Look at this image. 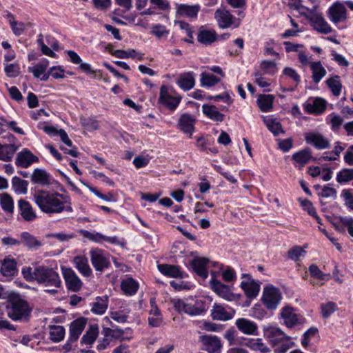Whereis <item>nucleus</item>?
Listing matches in <instances>:
<instances>
[{"label": "nucleus", "instance_id": "nucleus-1", "mask_svg": "<svg viewBox=\"0 0 353 353\" xmlns=\"http://www.w3.org/2000/svg\"><path fill=\"white\" fill-rule=\"evenodd\" d=\"M21 274L27 281H36L46 289L45 292L51 294L57 293V289L61 286V280L59 274L53 268L46 265L23 267Z\"/></svg>", "mask_w": 353, "mask_h": 353}, {"label": "nucleus", "instance_id": "nucleus-2", "mask_svg": "<svg viewBox=\"0 0 353 353\" xmlns=\"http://www.w3.org/2000/svg\"><path fill=\"white\" fill-rule=\"evenodd\" d=\"M33 199L40 210L48 214H59L63 212H72V207L70 197L59 192L37 190Z\"/></svg>", "mask_w": 353, "mask_h": 353}, {"label": "nucleus", "instance_id": "nucleus-3", "mask_svg": "<svg viewBox=\"0 0 353 353\" xmlns=\"http://www.w3.org/2000/svg\"><path fill=\"white\" fill-rule=\"evenodd\" d=\"M265 336L272 346L280 345L276 351L285 353L289 350L290 338L279 327H270L265 330Z\"/></svg>", "mask_w": 353, "mask_h": 353}, {"label": "nucleus", "instance_id": "nucleus-4", "mask_svg": "<svg viewBox=\"0 0 353 353\" xmlns=\"http://www.w3.org/2000/svg\"><path fill=\"white\" fill-rule=\"evenodd\" d=\"M7 314L12 321H28L31 314L28 303L22 299L13 301L6 307Z\"/></svg>", "mask_w": 353, "mask_h": 353}, {"label": "nucleus", "instance_id": "nucleus-5", "mask_svg": "<svg viewBox=\"0 0 353 353\" xmlns=\"http://www.w3.org/2000/svg\"><path fill=\"white\" fill-rule=\"evenodd\" d=\"M281 299V293L277 288L273 285H269L264 288L262 301L268 310H275Z\"/></svg>", "mask_w": 353, "mask_h": 353}, {"label": "nucleus", "instance_id": "nucleus-6", "mask_svg": "<svg viewBox=\"0 0 353 353\" xmlns=\"http://www.w3.org/2000/svg\"><path fill=\"white\" fill-rule=\"evenodd\" d=\"M90 261L96 271L103 272L110 265V255L101 249H92L90 251Z\"/></svg>", "mask_w": 353, "mask_h": 353}, {"label": "nucleus", "instance_id": "nucleus-7", "mask_svg": "<svg viewBox=\"0 0 353 353\" xmlns=\"http://www.w3.org/2000/svg\"><path fill=\"white\" fill-rule=\"evenodd\" d=\"M310 22L311 26L318 32L328 34L332 31V27L327 23L321 14L310 11L306 17Z\"/></svg>", "mask_w": 353, "mask_h": 353}, {"label": "nucleus", "instance_id": "nucleus-8", "mask_svg": "<svg viewBox=\"0 0 353 353\" xmlns=\"http://www.w3.org/2000/svg\"><path fill=\"white\" fill-rule=\"evenodd\" d=\"M61 270L68 290L74 292L79 291L83 283L74 270L65 267H62Z\"/></svg>", "mask_w": 353, "mask_h": 353}, {"label": "nucleus", "instance_id": "nucleus-9", "mask_svg": "<svg viewBox=\"0 0 353 353\" xmlns=\"http://www.w3.org/2000/svg\"><path fill=\"white\" fill-rule=\"evenodd\" d=\"M212 278L210 280L212 289L220 296L227 301H233L236 299L235 294L231 292L230 288L215 279V272H212Z\"/></svg>", "mask_w": 353, "mask_h": 353}, {"label": "nucleus", "instance_id": "nucleus-10", "mask_svg": "<svg viewBox=\"0 0 353 353\" xmlns=\"http://www.w3.org/2000/svg\"><path fill=\"white\" fill-rule=\"evenodd\" d=\"M214 18L216 19L218 25L221 28H228L232 25L234 24V28L239 27L240 24L239 20H236L230 12L225 9H218L214 13Z\"/></svg>", "mask_w": 353, "mask_h": 353}, {"label": "nucleus", "instance_id": "nucleus-11", "mask_svg": "<svg viewBox=\"0 0 353 353\" xmlns=\"http://www.w3.org/2000/svg\"><path fill=\"white\" fill-rule=\"evenodd\" d=\"M181 97L172 96L166 85H163L160 88L159 101L170 110H174L179 104Z\"/></svg>", "mask_w": 353, "mask_h": 353}, {"label": "nucleus", "instance_id": "nucleus-12", "mask_svg": "<svg viewBox=\"0 0 353 353\" xmlns=\"http://www.w3.org/2000/svg\"><path fill=\"white\" fill-rule=\"evenodd\" d=\"M305 141L319 150L329 148L330 141L319 133L310 132L305 134Z\"/></svg>", "mask_w": 353, "mask_h": 353}, {"label": "nucleus", "instance_id": "nucleus-13", "mask_svg": "<svg viewBox=\"0 0 353 353\" xmlns=\"http://www.w3.org/2000/svg\"><path fill=\"white\" fill-rule=\"evenodd\" d=\"M248 278V281H242L241 287L244 290L245 295L249 298L256 297L260 291V285L248 274H243L242 279Z\"/></svg>", "mask_w": 353, "mask_h": 353}, {"label": "nucleus", "instance_id": "nucleus-14", "mask_svg": "<svg viewBox=\"0 0 353 353\" xmlns=\"http://www.w3.org/2000/svg\"><path fill=\"white\" fill-rule=\"evenodd\" d=\"M87 319L80 317L73 321L70 325V342H75L79 338L87 324Z\"/></svg>", "mask_w": 353, "mask_h": 353}, {"label": "nucleus", "instance_id": "nucleus-15", "mask_svg": "<svg viewBox=\"0 0 353 353\" xmlns=\"http://www.w3.org/2000/svg\"><path fill=\"white\" fill-rule=\"evenodd\" d=\"M203 343V350L209 353H217L221 347L220 339L215 336L203 335L199 337Z\"/></svg>", "mask_w": 353, "mask_h": 353}, {"label": "nucleus", "instance_id": "nucleus-16", "mask_svg": "<svg viewBox=\"0 0 353 353\" xmlns=\"http://www.w3.org/2000/svg\"><path fill=\"white\" fill-rule=\"evenodd\" d=\"M330 19L334 23L343 21L346 19V9L341 3H334L329 9Z\"/></svg>", "mask_w": 353, "mask_h": 353}, {"label": "nucleus", "instance_id": "nucleus-17", "mask_svg": "<svg viewBox=\"0 0 353 353\" xmlns=\"http://www.w3.org/2000/svg\"><path fill=\"white\" fill-rule=\"evenodd\" d=\"M39 159L34 156L30 151L27 149L23 150L17 155L15 163L17 166L22 168H28L32 163L37 162Z\"/></svg>", "mask_w": 353, "mask_h": 353}, {"label": "nucleus", "instance_id": "nucleus-18", "mask_svg": "<svg viewBox=\"0 0 353 353\" xmlns=\"http://www.w3.org/2000/svg\"><path fill=\"white\" fill-rule=\"evenodd\" d=\"M312 158V152L308 148L296 152L292 157L295 168L299 170L307 164Z\"/></svg>", "mask_w": 353, "mask_h": 353}, {"label": "nucleus", "instance_id": "nucleus-19", "mask_svg": "<svg viewBox=\"0 0 353 353\" xmlns=\"http://www.w3.org/2000/svg\"><path fill=\"white\" fill-rule=\"evenodd\" d=\"M18 207L20 214L24 221H32L37 218L36 212L28 201L20 199L18 201Z\"/></svg>", "mask_w": 353, "mask_h": 353}, {"label": "nucleus", "instance_id": "nucleus-20", "mask_svg": "<svg viewBox=\"0 0 353 353\" xmlns=\"http://www.w3.org/2000/svg\"><path fill=\"white\" fill-rule=\"evenodd\" d=\"M81 233L83 237L96 243H101L103 241L112 244H117L119 243V239L117 236H107L99 232H91L88 230H82Z\"/></svg>", "mask_w": 353, "mask_h": 353}, {"label": "nucleus", "instance_id": "nucleus-21", "mask_svg": "<svg viewBox=\"0 0 353 353\" xmlns=\"http://www.w3.org/2000/svg\"><path fill=\"white\" fill-rule=\"evenodd\" d=\"M281 316L284 321V323L288 327H292L296 324L302 323V317H299L296 314L292 308L286 307H284L281 311Z\"/></svg>", "mask_w": 353, "mask_h": 353}, {"label": "nucleus", "instance_id": "nucleus-22", "mask_svg": "<svg viewBox=\"0 0 353 353\" xmlns=\"http://www.w3.org/2000/svg\"><path fill=\"white\" fill-rule=\"evenodd\" d=\"M209 263V259L205 257H196L191 261V267L193 270L200 276L206 279L208 272L206 270V265Z\"/></svg>", "mask_w": 353, "mask_h": 353}, {"label": "nucleus", "instance_id": "nucleus-23", "mask_svg": "<svg viewBox=\"0 0 353 353\" xmlns=\"http://www.w3.org/2000/svg\"><path fill=\"white\" fill-rule=\"evenodd\" d=\"M31 181L34 184L41 186H48L50 183V176L44 170L41 168H36L31 175Z\"/></svg>", "mask_w": 353, "mask_h": 353}, {"label": "nucleus", "instance_id": "nucleus-24", "mask_svg": "<svg viewBox=\"0 0 353 353\" xmlns=\"http://www.w3.org/2000/svg\"><path fill=\"white\" fill-rule=\"evenodd\" d=\"M236 325L241 332L248 335L255 334L257 330V325L254 322L244 318L238 319Z\"/></svg>", "mask_w": 353, "mask_h": 353}, {"label": "nucleus", "instance_id": "nucleus-25", "mask_svg": "<svg viewBox=\"0 0 353 353\" xmlns=\"http://www.w3.org/2000/svg\"><path fill=\"white\" fill-rule=\"evenodd\" d=\"M0 270L4 276L12 277L14 276L17 272V261L14 259L6 257L1 263Z\"/></svg>", "mask_w": 353, "mask_h": 353}, {"label": "nucleus", "instance_id": "nucleus-26", "mask_svg": "<svg viewBox=\"0 0 353 353\" xmlns=\"http://www.w3.org/2000/svg\"><path fill=\"white\" fill-rule=\"evenodd\" d=\"M211 315L213 319L219 321H228L233 317L232 312H228L221 305L214 303L211 310Z\"/></svg>", "mask_w": 353, "mask_h": 353}, {"label": "nucleus", "instance_id": "nucleus-27", "mask_svg": "<svg viewBox=\"0 0 353 353\" xmlns=\"http://www.w3.org/2000/svg\"><path fill=\"white\" fill-rule=\"evenodd\" d=\"M217 39V34L214 30L201 28L199 31L197 40L203 45H210Z\"/></svg>", "mask_w": 353, "mask_h": 353}, {"label": "nucleus", "instance_id": "nucleus-28", "mask_svg": "<svg viewBox=\"0 0 353 353\" xmlns=\"http://www.w3.org/2000/svg\"><path fill=\"white\" fill-rule=\"evenodd\" d=\"M202 110L206 117L214 121L221 122L225 119V115L221 113L215 105L204 104L202 106Z\"/></svg>", "mask_w": 353, "mask_h": 353}, {"label": "nucleus", "instance_id": "nucleus-29", "mask_svg": "<svg viewBox=\"0 0 353 353\" xmlns=\"http://www.w3.org/2000/svg\"><path fill=\"white\" fill-rule=\"evenodd\" d=\"M199 10L200 6L199 5L190 6L187 4H180L176 8L178 14L190 18H196Z\"/></svg>", "mask_w": 353, "mask_h": 353}, {"label": "nucleus", "instance_id": "nucleus-30", "mask_svg": "<svg viewBox=\"0 0 353 353\" xmlns=\"http://www.w3.org/2000/svg\"><path fill=\"white\" fill-rule=\"evenodd\" d=\"M274 97L272 94H259L257 105L261 112H268L273 108Z\"/></svg>", "mask_w": 353, "mask_h": 353}, {"label": "nucleus", "instance_id": "nucleus-31", "mask_svg": "<svg viewBox=\"0 0 353 353\" xmlns=\"http://www.w3.org/2000/svg\"><path fill=\"white\" fill-rule=\"evenodd\" d=\"M18 148L19 146L14 144L0 143V160L10 161Z\"/></svg>", "mask_w": 353, "mask_h": 353}, {"label": "nucleus", "instance_id": "nucleus-32", "mask_svg": "<svg viewBox=\"0 0 353 353\" xmlns=\"http://www.w3.org/2000/svg\"><path fill=\"white\" fill-rule=\"evenodd\" d=\"M99 334V326L97 324L90 325L81 340V345H91L96 341Z\"/></svg>", "mask_w": 353, "mask_h": 353}, {"label": "nucleus", "instance_id": "nucleus-33", "mask_svg": "<svg viewBox=\"0 0 353 353\" xmlns=\"http://www.w3.org/2000/svg\"><path fill=\"white\" fill-rule=\"evenodd\" d=\"M194 77L192 73L187 72L180 75L176 83L184 91L191 90L194 85Z\"/></svg>", "mask_w": 353, "mask_h": 353}, {"label": "nucleus", "instance_id": "nucleus-34", "mask_svg": "<svg viewBox=\"0 0 353 353\" xmlns=\"http://www.w3.org/2000/svg\"><path fill=\"white\" fill-rule=\"evenodd\" d=\"M158 269L163 274L172 278H182V272L180 269L172 265L161 264L158 265Z\"/></svg>", "mask_w": 353, "mask_h": 353}, {"label": "nucleus", "instance_id": "nucleus-35", "mask_svg": "<svg viewBox=\"0 0 353 353\" xmlns=\"http://www.w3.org/2000/svg\"><path fill=\"white\" fill-rule=\"evenodd\" d=\"M21 238L24 245L30 250H37L43 245L41 241L28 232L21 233Z\"/></svg>", "mask_w": 353, "mask_h": 353}, {"label": "nucleus", "instance_id": "nucleus-36", "mask_svg": "<svg viewBox=\"0 0 353 353\" xmlns=\"http://www.w3.org/2000/svg\"><path fill=\"white\" fill-rule=\"evenodd\" d=\"M194 119L192 116L183 114L179 119V126L182 131L186 134H192L194 129Z\"/></svg>", "mask_w": 353, "mask_h": 353}, {"label": "nucleus", "instance_id": "nucleus-37", "mask_svg": "<svg viewBox=\"0 0 353 353\" xmlns=\"http://www.w3.org/2000/svg\"><path fill=\"white\" fill-rule=\"evenodd\" d=\"M121 288L125 294L131 296L137 292L139 284L132 277H128L121 281Z\"/></svg>", "mask_w": 353, "mask_h": 353}, {"label": "nucleus", "instance_id": "nucleus-38", "mask_svg": "<svg viewBox=\"0 0 353 353\" xmlns=\"http://www.w3.org/2000/svg\"><path fill=\"white\" fill-rule=\"evenodd\" d=\"M74 262L77 270L82 275L88 277L92 274V270L89 266L88 259L84 256H76Z\"/></svg>", "mask_w": 353, "mask_h": 353}, {"label": "nucleus", "instance_id": "nucleus-39", "mask_svg": "<svg viewBox=\"0 0 353 353\" xmlns=\"http://www.w3.org/2000/svg\"><path fill=\"white\" fill-rule=\"evenodd\" d=\"M310 68L312 72V80L316 83L326 75L327 72L320 61L311 63Z\"/></svg>", "mask_w": 353, "mask_h": 353}, {"label": "nucleus", "instance_id": "nucleus-40", "mask_svg": "<svg viewBox=\"0 0 353 353\" xmlns=\"http://www.w3.org/2000/svg\"><path fill=\"white\" fill-rule=\"evenodd\" d=\"M0 205L7 214H12L14 212V201L12 196L7 193L0 194Z\"/></svg>", "mask_w": 353, "mask_h": 353}, {"label": "nucleus", "instance_id": "nucleus-41", "mask_svg": "<svg viewBox=\"0 0 353 353\" xmlns=\"http://www.w3.org/2000/svg\"><path fill=\"white\" fill-rule=\"evenodd\" d=\"M108 308L107 297H97L92 303L91 311L96 314H103Z\"/></svg>", "mask_w": 353, "mask_h": 353}, {"label": "nucleus", "instance_id": "nucleus-42", "mask_svg": "<svg viewBox=\"0 0 353 353\" xmlns=\"http://www.w3.org/2000/svg\"><path fill=\"white\" fill-rule=\"evenodd\" d=\"M28 182L18 176H14L12 179V186L14 191L17 194H26Z\"/></svg>", "mask_w": 353, "mask_h": 353}, {"label": "nucleus", "instance_id": "nucleus-43", "mask_svg": "<svg viewBox=\"0 0 353 353\" xmlns=\"http://www.w3.org/2000/svg\"><path fill=\"white\" fill-rule=\"evenodd\" d=\"M65 335V329L61 325L50 326V339L54 342L61 341Z\"/></svg>", "mask_w": 353, "mask_h": 353}, {"label": "nucleus", "instance_id": "nucleus-44", "mask_svg": "<svg viewBox=\"0 0 353 353\" xmlns=\"http://www.w3.org/2000/svg\"><path fill=\"white\" fill-rule=\"evenodd\" d=\"M327 85L332 90V94L334 96H339L341 92L342 84L339 80L338 75L334 77L330 78L326 81Z\"/></svg>", "mask_w": 353, "mask_h": 353}, {"label": "nucleus", "instance_id": "nucleus-45", "mask_svg": "<svg viewBox=\"0 0 353 353\" xmlns=\"http://www.w3.org/2000/svg\"><path fill=\"white\" fill-rule=\"evenodd\" d=\"M325 108V101L321 98H316L312 105H308L307 110L310 113L318 114L322 113Z\"/></svg>", "mask_w": 353, "mask_h": 353}, {"label": "nucleus", "instance_id": "nucleus-46", "mask_svg": "<svg viewBox=\"0 0 353 353\" xmlns=\"http://www.w3.org/2000/svg\"><path fill=\"white\" fill-rule=\"evenodd\" d=\"M247 345L254 351H260L261 353H269L270 349L266 346L261 339H251L248 342Z\"/></svg>", "mask_w": 353, "mask_h": 353}, {"label": "nucleus", "instance_id": "nucleus-47", "mask_svg": "<svg viewBox=\"0 0 353 353\" xmlns=\"http://www.w3.org/2000/svg\"><path fill=\"white\" fill-rule=\"evenodd\" d=\"M336 181L339 183H344L353 181V169H342L337 173Z\"/></svg>", "mask_w": 353, "mask_h": 353}, {"label": "nucleus", "instance_id": "nucleus-48", "mask_svg": "<svg viewBox=\"0 0 353 353\" xmlns=\"http://www.w3.org/2000/svg\"><path fill=\"white\" fill-rule=\"evenodd\" d=\"M267 128L271 131L274 136H278L281 133H284L281 123L276 119H268L264 120Z\"/></svg>", "mask_w": 353, "mask_h": 353}, {"label": "nucleus", "instance_id": "nucleus-49", "mask_svg": "<svg viewBox=\"0 0 353 353\" xmlns=\"http://www.w3.org/2000/svg\"><path fill=\"white\" fill-rule=\"evenodd\" d=\"M265 74L274 75L277 72L276 63L274 61L264 60L260 65Z\"/></svg>", "mask_w": 353, "mask_h": 353}, {"label": "nucleus", "instance_id": "nucleus-50", "mask_svg": "<svg viewBox=\"0 0 353 353\" xmlns=\"http://www.w3.org/2000/svg\"><path fill=\"white\" fill-rule=\"evenodd\" d=\"M220 79L212 74L203 72L201 75V83L203 86H213L216 85Z\"/></svg>", "mask_w": 353, "mask_h": 353}, {"label": "nucleus", "instance_id": "nucleus-51", "mask_svg": "<svg viewBox=\"0 0 353 353\" xmlns=\"http://www.w3.org/2000/svg\"><path fill=\"white\" fill-rule=\"evenodd\" d=\"M305 248H307L306 245L303 248H301L299 245L294 246L292 248L289 250L288 252V258L294 261H299L300 256H304L306 252L304 250Z\"/></svg>", "mask_w": 353, "mask_h": 353}, {"label": "nucleus", "instance_id": "nucleus-52", "mask_svg": "<svg viewBox=\"0 0 353 353\" xmlns=\"http://www.w3.org/2000/svg\"><path fill=\"white\" fill-rule=\"evenodd\" d=\"M48 61L46 59L42 63H39L32 68H29V72H32L34 77L39 78L47 69Z\"/></svg>", "mask_w": 353, "mask_h": 353}, {"label": "nucleus", "instance_id": "nucleus-53", "mask_svg": "<svg viewBox=\"0 0 353 353\" xmlns=\"http://www.w3.org/2000/svg\"><path fill=\"white\" fill-rule=\"evenodd\" d=\"M10 25L16 36L21 35L26 28L24 23L17 21L15 19H10Z\"/></svg>", "mask_w": 353, "mask_h": 353}, {"label": "nucleus", "instance_id": "nucleus-54", "mask_svg": "<svg viewBox=\"0 0 353 353\" xmlns=\"http://www.w3.org/2000/svg\"><path fill=\"white\" fill-rule=\"evenodd\" d=\"M308 270L312 276L321 280H327L329 275L323 273L315 264L310 265Z\"/></svg>", "mask_w": 353, "mask_h": 353}, {"label": "nucleus", "instance_id": "nucleus-55", "mask_svg": "<svg viewBox=\"0 0 353 353\" xmlns=\"http://www.w3.org/2000/svg\"><path fill=\"white\" fill-rule=\"evenodd\" d=\"M48 237H53L59 240L60 242H68L70 240L74 239L76 235L71 232V233H64V232H57V233H52L49 235H48Z\"/></svg>", "mask_w": 353, "mask_h": 353}, {"label": "nucleus", "instance_id": "nucleus-56", "mask_svg": "<svg viewBox=\"0 0 353 353\" xmlns=\"http://www.w3.org/2000/svg\"><path fill=\"white\" fill-rule=\"evenodd\" d=\"M151 33L158 39L165 36L167 37L169 34L166 27L162 25H154L152 28Z\"/></svg>", "mask_w": 353, "mask_h": 353}, {"label": "nucleus", "instance_id": "nucleus-57", "mask_svg": "<svg viewBox=\"0 0 353 353\" xmlns=\"http://www.w3.org/2000/svg\"><path fill=\"white\" fill-rule=\"evenodd\" d=\"M318 194L323 198H332L335 199L336 198L337 192L334 188L325 185L322 188L321 192L318 193Z\"/></svg>", "mask_w": 353, "mask_h": 353}, {"label": "nucleus", "instance_id": "nucleus-58", "mask_svg": "<svg viewBox=\"0 0 353 353\" xmlns=\"http://www.w3.org/2000/svg\"><path fill=\"white\" fill-rule=\"evenodd\" d=\"M336 310V305L329 302L321 305V314L324 318H328Z\"/></svg>", "mask_w": 353, "mask_h": 353}, {"label": "nucleus", "instance_id": "nucleus-59", "mask_svg": "<svg viewBox=\"0 0 353 353\" xmlns=\"http://www.w3.org/2000/svg\"><path fill=\"white\" fill-rule=\"evenodd\" d=\"M330 124H331V128L333 131H338L340 126L343 123V118L337 115L334 113H332L330 115Z\"/></svg>", "mask_w": 353, "mask_h": 353}, {"label": "nucleus", "instance_id": "nucleus-60", "mask_svg": "<svg viewBox=\"0 0 353 353\" xmlns=\"http://www.w3.org/2000/svg\"><path fill=\"white\" fill-rule=\"evenodd\" d=\"M279 148L284 152H288L293 147V140L291 138L279 139L278 141Z\"/></svg>", "mask_w": 353, "mask_h": 353}, {"label": "nucleus", "instance_id": "nucleus-61", "mask_svg": "<svg viewBox=\"0 0 353 353\" xmlns=\"http://www.w3.org/2000/svg\"><path fill=\"white\" fill-rule=\"evenodd\" d=\"M341 196L344 199L345 204L348 208L353 210V195L349 190H343Z\"/></svg>", "mask_w": 353, "mask_h": 353}, {"label": "nucleus", "instance_id": "nucleus-62", "mask_svg": "<svg viewBox=\"0 0 353 353\" xmlns=\"http://www.w3.org/2000/svg\"><path fill=\"white\" fill-rule=\"evenodd\" d=\"M283 74L293 79L296 83H299L301 81L299 74L292 68H285L283 70Z\"/></svg>", "mask_w": 353, "mask_h": 353}, {"label": "nucleus", "instance_id": "nucleus-63", "mask_svg": "<svg viewBox=\"0 0 353 353\" xmlns=\"http://www.w3.org/2000/svg\"><path fill=\"white\" fill-rule=\"evenodd\" d=\"M50 75L56 79H62L64 77V70L61 66H53L50 68Z\"/></svg>", "mask_w": 353, "mask_h": 353}, {"label": "nucleus", "instance_id": "nucleus-64", "mask_svg": "<svg viewBox=\"0 0 353 353\" xmlns=\"http://www.w3.org/2000/svg\"><path fill=\"white\" fill-rule=\"evenodd\" d=\"M4 70L9 77H16L19 74V66L17 64H6Z\"/></svg>", "mask_w": 353, "mask_h": 353}]
</instances>
